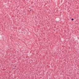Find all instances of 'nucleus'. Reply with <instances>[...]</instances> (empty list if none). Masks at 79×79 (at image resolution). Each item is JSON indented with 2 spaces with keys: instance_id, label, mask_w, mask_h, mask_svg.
Segmentation results:
<instances>
[{
  "instance_id": "f257e3e1",
  "label": "nucleus",
  "mask_w": 79,
  "mask_h": 79,
  "mask_svg": "<svg viewBox=\"0 0 79 79\" xmlns=\"http://www.w3.org/2000/svg\"><path fill=\"white\" fill-rule=\"evenodd\" d=\"M71 20H72V21H73V20H74V19L72 18V19H71Z\"/></svg>"
},
{
  "instance_id": "7ed1b4c3",
  "label": "nucleus",
  "mask_w": 79,
  "mask_h": 79,
  "mask_svg": "<svg viewBox=\"0 0 79 79\" xmlns=\"http://www.w3.org/2000/svg\"><path fill=\"white\" fill-rule=\"evenodd\" d=\"M30 11H31V10H30Z\"/></svg>"
},
{
  "instance_id": "f03ea898",
  "label": "nucleus",
  "mask_w": 79,
  "mask_h": 79,
  "mask_svg": "<svg viewBox=\"0 0 79 79\" xmlns=\"http://www.w3.org/2000/svg\"><path fill=\"white\" fill-rule=\"evenodd\" d=\"M13 69H15V68H13Z\"/></svg>"
}]
</instances>
